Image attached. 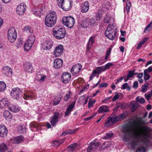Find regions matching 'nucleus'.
Instances as JSON below:
<instances>
[{"label": "nucleus", "instance_id": "nucleus-12", "mask_svg": "<svg viewBox=\"0 0 152 152\" xmlns=\"http://www.w3.org/2000/svg\"><path fill=\"white\" fill-rule=\"evenodd\" d=\"M26 6L23 3H21L19 4L16 8L17 13L19 15H23L25 12Z\"/></svg>", "mask_w": 152, "mask_h": 152}, {"label": "nucleus", "instance_id": "nucleus-41", "mask_svg": "<svg viewBox=\"0 0 152 152\" xmlns=\"http://www.w3.org/2000/svg\"><path fill=\"white\" fill-rule=\"evenodd\" d=\"M127 113L125 112L121 113L117 116L118 119V120H123L125 119L127 117Z\"/></svg>", "mask_w": 152, "mask_h": 152}, {"label": "nucleus", "instance_id": "nucleus-27", "mask_svg": "<svg viewBox=\"0 0 152 152\" xmlns=\"http://www.w3.org/2000/svg\"><path fill=\"white\" fill-rule=\"evenodd\" d=\"M80 26L81 27L84 28H86L88 27V18H84L83 19L80 24Z\"/></svg>", "mask_w": 152, "mask_h": 152}, {"label": "nucleus", "instance_id": "nucleus-16", "mask_svg": "<svg viewBox=\"0 0 152 152\" xmlns=\"http://www.w3.org/2000/svg\"><path fill=\"white\" fill-rule=\"evenodd\" d=\"M2 72L6 76L10 77L12 75V72L11 69L10 67L8 66H5L3 68Z\"/></svg>", "mask_w": 152, "mask_h": 152}, {"label": "nucleus", "instance_id": "nucleus-24", "mask_svg": "<svg viewBox=\"0 0 152 152\" xmlns=\"http://www.w3.org/2000/svg\"><path fill=\"white\" fill-rule=\"evenodd\" d=\"M3 115L6 119L8 121H10L12 117V115L8 110H5L4 111L3 113Z\"/></svg>", "mask_w": 152, "mask_h": 152}, {"label": "nucleus", "instance_id": "nucleus-23", "mask_svg": "<svg viewBox=\"0 0 152 152\" xmlns=\"http://www.w3.org/2000/svg\"><path fill=\"white\" fill-rule=\"evenodd\" d=\"M94 38L95 37L94 36H91L89 38L86 48V50L87 51H90L92 45L94 42Z\"/></svg>", "mask_w": 152, "mask_h": 152}, {"label": "nucleus", "instance_id": "nucleus-47", "mask_svg": "<svg viewBox=\"0 0 152 152\" xmlns=\"http://www.w3.org/2000/svg\"><path fill=\"white\" fill-rule=\"evenodd\" d=\"M43 7L41 6V5H39V8L38 9V12L36 16H37L40 17L42 14L43 11Z\"/></svg>", "mask_w": 152, "mask_h": 152}, {"label": "nucleus", "instance_id": "nucleus-21", "mask_svg": "<svg viewBox=\"0 0 152 152\" xmlns=\"http://www.w3.org/2000/svg\"><path fill=\"white\" fill-rule=\"evenodd\" d=\"M7 130L6 127L4 126L0 125V136L4 137L7 134Z\"/></svg>", "mask_w": 152, "mask_h": 152}, {"label": "nucleus", "instance_id": "nucleus-59", "mask_svg": "<svg viewBox=\"0 0 152 152\" xmlns=\"http://www.w3.org/2000/svg\"><path fill=\"white\" fill-rule=\"evenodd\" d=\"M86 98L85 95L81 96L79 99V102H80L81 103H82Z\"/></svg>", "mask_w": 152, "mask_h": 152}, {"label": "nucleus", "instance_id": "nucleus-60", "mask_svg": "<svg viewBox=\"0 0 152 152\" xmlns=\"http://www.w3.org/2000/svg\"><path fill=\"white\" fill-rule=\"evenodd\" d=\"M102 15L101 13H98L96 15V19L97 21L99 20L102 17Z\"/></svg>", "mask_w": 152, "mask_h": 152}, {"label": "nucleus", "instance_id": "nucleus-52", "mask_svg": "<svg viewBox=\"0 0 152 152\" xmlns=\"http://www.w3.org/2000/svg\"><path fill=\"white\" fill-rule=\"evenodd\" d=\"M113 135V134L112 133H107L104 138L107 140L110 139L112 137Z\"/></svg>", "mask_w": 152, "mask_h": 152}, {"label": "nucleus", "instance_id": "nucleus-31", "mask_svg": "<svg viewBox=\"0 0 152 152\" xmlns=\"http://www.w3.org/2000/svg\"><path fill=\"white\" fill-rule=\"evenodd\" d=\"M32 45L31 43H30L27 41H26L24 45L25 50L27 51H29Z\"/></svg>", "mask_w": 152, "mask_h": 152}, {"label": "nucleus", "instance_id": "nucleus-32", "mask_svg": "<svg viewBox=\"0 0 152 152\" xmlns=\"http://www.w3.org/2000/svg\"><path fill=\"white\" fill-rule=\"evenodd\" d=\"M114 20L113 17L112 16H108L107 15L104 18V22L105 23H109L113 22Z\"/></svg>", "mask_w": 152, "mask_h": 152}, {"label": "nucleus", "instance_id": "nucleus-28", "mask_svg": "<svg viewBox=\"0 0 152 152\" xmlns=\"http://www.w3.org/2000/svg\"><path fill=\"white\" fill-rule=\"evenodd\" d=\"M77 148V144L76 142L69 145L67 148L68 150L71 151H76Z\"/></svg>", "mask_w": 152, "mask_h": 152}, {"label": "nucleus", "instance_id": "nucleus-35", "mask_svg": "<svg viewBox=\"0 0 152 152\" xmlns=\"http://www.w3.org/2000/svg\"><path fill=\"white\" fill-rule=\"evenodd\" d=\"M37 79L39 81H43L46 78V76L43 74L37 75L36 77Z\"/></svg>", "mask_w": 152, "mask_h": 152}, {"label": "nucleus", "instance_id": "nucleus-22", "mask_svg": "<svg viewBox=\"0 0 152 152\" xmlns=\"http://www.w3.org/2000/svg\"><path fill=\"white\" fill-rule=\"evenodd\" d=\"M29 126L31 130L33 131H37L39 129V126L38 124L34 122L31 123Z\"/></svg>", "mask_w": 152, "mask_h": 152}, {"label": "nucleus", "instance_id": "nucleus-1", "mask_svg": "<svg viewBox=\"0 0 152 152\" xmlns=\"http://www.w3.org/2000/svg\"><path fill=\"white\" fill-rule=\"evenodd\" d=\"M143 132L140 135L142 139L138 137V134L134 133L133 134L132 140L130 141L129 136L132 133V127L129 123L124 125L122 127V132L124 133L123 138L124 142H128V144L132 149L137 148L136 152H145L148 149V139L150 137V132L152 130L151 128L146 126H143Z\"/></svg>", "mask_w": 152, "mask_h": 152}, {"label": "nucleus", "instance_id": "nucleus-30", "mask_svg": "<svg viewBox=\"0 0 152 152\" xmlns=\"http://www.w3.org/2000/svg\"><path fill=\"white\" fill-rule=\"evenodd\" d=\"M23 139L22 136H19L15 137L14 139L13 143L15 144H18L22 142Z\"/></svg>", "mask_w": 152, "mask_h": 152}, {"label": "nucleus", "instance_id": "nucleus-61", "mask_svg": "<svg viewBox=\"0 0 152 152\" xmlns=\"http://www.w3.org/2000/svg\"><path fill=\"white\" fill-rule=\"evenodd\" d=\"M134 75V73H133L132 71H130L127 75V76L129 78L132 77Z\"/></svg>", "mask_w": 152, "mask_h": 152}, {"label": "nucleus", "instance_id": "nucleus-20", "mask_svg": "<svg viewBox=\"0 0 152 152\" xmlns=\"http://www.w3.org/2000/svg\"><path fill=\"white\" fill-rule=\"evenodd\" d=\"M24 70L26 72L32 73L33 70L31 64L30 63L26 62L24 65Z\"/></svg>", "mask_w": 152, "mask_h": 152}, {"label": "nucleus", "instance_id": "nucleus-53", "mask_svg": "<svg viewBox=\"0 0 152 152\" xmlns=\"http://www.w3.org/2000/svg\"><path fill=\"white\" fill-rule=\"evenodd\" d=\"M61 97H58L57 99L55 98L54 100V105H57L58 104L60 101L61 100Z\"/></svg>", "mask_w": 152, "mask_h": 152}, {"label": "nucleus", "instance_id": "nucleus-49", "mask_svg": "<svg viewBox=\"0 0 152 152\" xmlns=\"http://www.w3.org/2000/svg\"><path fill=\"white\" fill-rule=\"evenodd\" d=\"M35 37L34 35H32L29 37L27 41L33 45L35 40Z\"/></svg>", "mask_w": 152, "mask_h": 152}, {"label": "nucleus", "instance_id": "nucleus-34", "mask_svg": "<svg viewBox=\"0 0 152 152\" xmlns=\"http://www.w3.org/2000/svg\"><path fill=\"white\" fill-rule=\"evenodd\" d=\"M33 93L31 92H26L24 94L23 98L25 99H28L33 97Z\"/></svg>", "mask_w": 152, "mask_h": 152}, {"label": "nucleus", "instance_id": "nucleus-5", "mask_svg": "<svg viewBox=\"0 0 152 152\" xmlns=\"http://www.w3.org/2000/svg\"><path fill=\"white\" fill-rule=\"evenodd\" d=\"M63 24L68 28H71L73 26L75 20L74 18L71 16H64L62 19Z\"/></svg>", "mask_w": 152, "mask_h": 152}, {"label": "nucleus", "instance_id": "nucleus-62", "mask_svg": "<svg viewBox=\"0 0 152 152\" xmlns=\"http://www.w3.org/2000/svg\"><path fill=\"white\" fill-rule=\"evenodd\" d=\"M119 95L118 94H115L114 96L113 97L112 101L113 102H114L119 99Z\"/></svg>", "mask_w": 152, "mask_h": 152}, {"label": "nucleus", "instance_id": "nucleus-42", "mask_svg": "<svg viewBox=\"0 0 152 152\" xmlns=\"http://www.w3.org/2000/svg\"><path fill=\"white\" fill-rule=\"evenodd\" d=\"M148 83L146 81L145 83L142 86V87L141 92L145 93L147 91V89L148 87Z\"/></svg>", "mask_w": 152, "mask_h": 152}, {"label": "nucleus", "instance_id": "nucleus-45", "mask_svg": "<svg viewBox=\"0 0 152 152\" xmlns=\"http://www.w3.org/2000/svg\"><path fill=\"white\" fill-rule=\"evenodd\" d=\"M152 22H150L149 24L146 26L144 31V33H146L147 31H149L152 29Z\"/></svg>", "mask_w": 152, "mask_h": 152}, {"label": "nucleus", "instance_id": "nucleus-4", "mask_svg": "<svg viewBox=\"0 0 152 152\" xmlns=\"http://www.w3.org/2000/svg\"><path fill=\"white\" fill-rule=\"evenodd\" d=\"M53 33L55 37L58 39L63 38L66 34V31L60 26H56L53 28Z\"/></svg>", "mask_w": 152, "mask_h": 152}, {"label": "nucleus", "instance_id": "nucleus-18", "mask_svg": "<svg viewBox=\"0 0 152 152\" xmlns=\"http://www.w3.org/2000/svg\"><path fill=\"white\" fill-rule=\"evenodd\" d=\"M9 102L8 99L7 98L2 99L0 101V107L1 108H5L9 106Z\"/></svg>", "mask_w": 152, "mask_h": 152}, {"label": "nucleus", "instance_id": "nucleus-57", "mask_svg": "<svg viewBox=\"0 0 152 152\" xmlns=\"http://www.w3.org/2000/svg\"><path fill=\"white\" fill-rule=\"evenodd\" d=\"M77 130V129H69L68 130V134H73Z\"/></svg>", "mask_w": 152, "mask_h": 152}, {"label": "nucleus", "instance_id": "nucleus-51", "mask_svg": "<svg viewBox=\"0 0 152 152\" xmlns=\"http://www.w3.org/2000/svg\"><path fill=\"white\" fill-rule=\"evenodd\" d=\"M144 79L146 81L147 80H149L151 77L150 75L147 73V72L144 71Z\"/></svg>", "mask_w": 152, "mask_h": 152}, {"label": "nucleus", "instance_id": "nucleus-40", "mask_svg": "<svg viewBox=\"0 0 152 152\" xmlns=\"http://www.w3.org/2000/svg\"><path fill=\"white\" fill-rule=\"evenodd\" d=\"M110 121L111 123L112 124L116 123L117 121H119L118 119L117 116L116 117H110L108 118Z\"/></svg>", "mask_w": 152, "mask_h": 152}, {"label": "nucleus", "instance_id": "nucleus-63", "mask_svg": "<svg viewBox=\"0 0 152 152\" xmlns=\"http://www.w3.org/2000/svg\"><path fill=\"white\" fill-rule=\"evenodd\" d=\"M108 84L106 83H101L99 86V88L106 87L108 86Z\"/></svg>", "mask_w": 152, "mask_h": 152}, {"label": "nucleus", "instance_id": "nucleus-10", "mask_svg": "<svg viewBox=\"0 0 152 152\" xmlns=\"http://www.w3.org/2000/svg\"><path fill=\"white\" fill-rule=\"evenodd\" d=\"M101 145V143L99 142H91L90 145L87 148V152L91 151H95L98 148V147Z\"/></svg>", "mask_w": 152, "mask_h": 152}, {"label": "nucleus", "instance_id": "nucleus-48", "mask_svg": "<svg viewBox=\"0 0 152 152\" xmlns=\"http://www.w3.org/2000/svg\"><path fill=\"white\" fill-rule=\"evenodd\" d=\"M43 7L41 6V5H39V8L38 9V12L36 16H37L40 17L42 14L43 11Z\"/></svg>", "mask_w": 152, "mask_h": 152}, {"label": "nucleus", "instance_id": "nucleus-39", "mask_svg": "<svg viewBox=\"0 0 152 152\" xmlns=\"http://www.w3.org/2000/svg\"><path fill=\"white\" fill-rule=\"evenodd\" d=\"M6 86L3 81H0V92L4 91L6 89Z\"/></svg>", "mask_w": 152, "mask_h": 152}, {"label": "nucleus", "instance_id": "nucleus-64", "mask_svg": "<svg viewBox=\"0 0 152 152\" xmlns=\"http://www.w3.org/2000/svg\"><path fill=\"white\" fill-rule=\"evenodd\" d=\"M144 44L142 41H140L138 44L137 47V49H139Z\"/></svg>", "mask_w": 152, "mask_h": 152}, {"label": "nucleus", "instance_id": "nucleus-46", "mask_svg": "<svg viewBox=\"0 0 152 152\" xmlns=\"http://www.w3.org/2000/svg\"><path fill=\"white\" fill-rule=\"evenodd\" d=\"M126 4L127 13H128L129 12V10L132 6L131 3L130 1L127 0L126 1Z\"/></svg>", "mask_w": 152, "mask_h": 152}, {"label": "nucleus", "instance_id": "nucleus-14", "mask_svg": "<svg viewBox=\"0 0 152 152\" xmlns=\"http://www.w3.org/2000/svg\"><path fill=\"white\" fill-rule=\"evenodd\" d=\"M71 77L70 74L69 73L66 72L62 75L61 79L64 83L67 84L69 81Z\"/></svg>", "mask_w": 152, "mask_h": 152}, {"label": "nucleus", "instance_id": "nucleus-3", "mask_svg": "<svg viewBox=\"0 0 152 152\" xmlns=\"http://www.w3.org/2000/svg\"><path fill=\"white\" fill-rule=\"evenodd\" d=\"M117 30L116 26L113 24H109L105 32V35L109 39L113 40L116 36Z\"/></svg>", "mask_w": 152, "mask_h": 152}, {"label": "nucleus", "instance_id": "nucleus-19", "mask_svg": "<svg viewBox=\"0 0 152 152\" xmlns=\"http://www.w3.org/2000/svg\"><path fill=\"white\" fill-rule=\"evenodd\" d=\"M75 102H72L68 107L65 113V116H67L69 115L71 111L73 110V109L75 105Z\"/></svg>", "mask_w": 152, "mask_h": 152}, {"label": "nucleus", "instance_id": "nucleus-11", "mask_svg": "<svg viewBox=\"0 0 152 152\" xmlns=\"http://www.w3.org/2000/svg\"><path fill=\"white\" fill-rule=\"evenodd\" d=\"M53 42L51 40H49L44 42L42 45V48L44 50H48L53 45Z\"/></svg>", "mask_w": 152, "mask_h": 152}, {"label": "nucleus", "instance_id": "nucleus-7", "mask_svg": "<svg viewBox=\"0 0 152 152\" xmlns=\"http://www.w3.org/2000/svg\"><path fill=\"white\" fill-rule=\"evenodd\" d=\"M63 114L62 113L55 112L54 113L53 116L50 118V123L53 126H55L58 122V118H61Z\"/></svg>", "mask_w": 152, "mask_h": 152}, {"label": "nucleus", "instance_id": "nucleus-9", "mask_svg": "<svg viewBox=\"0 0 152 152\" xmlns=\"http://www.w3.org/2000/svg\"><path fill=\"white\" fill-rule=\"evenodd\" d=\"M21 91L18 88H14L12 90L11 94L14 99L18 100L20 97Z\"/></svg>", "mask_w": 152, "mask_h": 152}, {"label": "nucleus", "instance_id": "nucleus-54", "mask_svg": "<svg viewBox=\"0 0 152 152\" xmlns=\"http://www.w3.org/2000/svg\"><path fill=\"white\" fill-rule=\"evenodd\" d=\"M23 42V41L22 38H20L18 39L16 43L17 47H18L19 46H20L21 45H22Z\"/></svg>", "mask_w": 152, "mask_h": 152}, {"label": "nucleus", "instance_id": "nucleus-8", "mask_svg": "<svg viewBox=\"0 0 152 152\" xmlns=\"http://www.w3.org/2000/svg\"><path fill=\"white\" fill-rule=\"evenodd\" d=\"M63 50V47L62 45H58L55 48L53 54L56 57H59L62 54Z\"/></svg>", "mask_w": 152, "mask_h": 152}, {"label": "nucleus", "instance_id": "nucleus-58", "mask_svg": "<svg viewBox=\"0 0 152 152\" xmlns=\"http://www.w3.org/2000/svg\"><path fill=\"white\" fill-rule=\"evenodd\" d=\"M39 8V6L35 7L34 9H33L32 10V12L34 13V15H37V12H38V9Z\"/></svg>", "mask_w": 152, "mask_h": 152}, {"label": "nucleus", "instance_id": "nucleus-44", "mask_svg": "<svg viewBox=\"0 0 152 152\" xmlns=\"http://www.w3.org/2000/svg\"><path fill=\"white\" fill-rule=\"evenodd\" d=\"M24 30L25 31L30 34L33 33V32L32 28L31 27L28 26H26L24 27Z\"/></svg>", "mask_w": 152, "mask_h": 152}, {"label": "nucleus", "instance_id": "nucleus-37", "mask_svg": "<svg viewBox=\"0 0 152 152\" xmlns=\"http://www.w3.org/2000/svg\"><path fill=\"white\" fill-rule=\"evenodd\" d=\"M114 66V64L111 62H108L104 66H103V68L104 71L110 69L112 66Z\"/></svg>", "mask_w": 152, "mask_h": 152}, {"label": "nucleus", "instance_id": "nucleus-33", "mask_svg": "<svg viewBox=\"0 0 152 152\" xmlns=\"http://www.w3.org/2000/svg\"><path fill=\"white\" fill-rule=\"evenodd\" d=\"M93 71L96 74H100L102 71H104L103 66L97 67Z\"/></svg>", "mask_w": 152, "mask_h": 152}, {"label": "nucleus", "instance_id": "nucleus-55", "mask_svg": "<svg viewBox=\"0 0 152 152\" xmlns=\"http://www.w3.org/2000/svg\"><path fill=\"white\" fill-rule=\"evenodd\" d=\"M61 143L57 141H53L52 143L51 146H58Z\"/></svg>", "mask_w": 152, "mask_h": 152}, {"label": "nucleus", "instance_id": "nucleus-56", "mask_svg": "<svg viewBox=\"0 0 152 152\" xmlns=\"http://www.w3.org/2000/svg\"><path fill=\"white\" fill-rule=\"evenodd\" d=\"M57 1L58 6L59 7H62L63 4L65 2L64 0H57Z\"/></svg>", "mask_w": 152, "mask_h": 152}, {"label": "nucleus", "instance_id": "nucleus-50", "mask_svg": "<svg viewBox=\"0 0 152 152\" xmlns=\"http://www.w3.org/2000/svg\"><path fill=\"white\" fill-rule=\"evenodd\" d=\"M138 122L137 123L136 125V128L137 129H139L140 128V123L142 122L143 121L142 119L140 118L138 119Z\"/></svg>", "mask_w": 152, "mask_h": 152}, {"label": "nucleus", "instance_id": "nucleus-17", "mask_svg": "<svg viewBox=\"0 0 152 152\" xmlns=\"http://www.w3.org/2000/svg\"><path fill=\"white\" fill-rule=\"evenodd\" d=\"M63 61L62 59L56 58L54 62L53 66L56 69H58L61 67L63 65Z\"/></svg>", "mask_w": 152, "mask_h": 152}, {"label": "nucleus", "instance_id": "nucleus-25", "mask_svg": "<svg viewBox=\"0 0 152 152\" xmlns=\"http://www.w3.org/2000/svg\"><path fill=\"white\" fill-rule=\"evenodd\" d=\"M8 107L10 111L15 113L18 112L20 109V108L18 106L13 104L9 105Z\"/></svg>", "mask_w": 152, "mask_h": 152}, {"label": "nucleus", "instance_id": "nucleus-13", "mask_svg": "<svg viewBox=\"0 0 152 152\" xmlns=\"http://www.w3.org/2000/svg\"><path fill=\"white\" fill-rule=\"evenodd\" d=\"M82 69V66L80 64H78L74 66L71 70V72L73 75H75L78 73Z\"/></svg>", "mask_w": 152, "mask_h": 152}, {"label": "nucleus", "instance_id": "nucleus-43", "mask_svg": "<svg viewBox=\"0 0 152 152\" xmlns=\"http://www.w3.org/2000/svg\"><path fill=\"white\" fill-rule=\"evenodd\" d=\"M7 150V147L5 144L2 143L0 145V152L6 151Z\"/></svg>", "mask_w": 152, "mask_h": 152}, {"label": "nucleus", "instance_id": "nucleus-29", "mask_svg": "<svg viewBox=\"0 0 152 152\" xmlns=\"http://www.w3.org/2000/svg\"><path fill=\"white\" fill-rule=\"evenodd\" d=\"M89 4L88 1L86 2L82 7L81 12L85 13L87 12L89 10Z\"/></svg>", "mask_w": 152, "mask_h": 152}, {"label": "nucleus", "instance_id": "nucleus-26", "mask_svg": "<svg viewBox=\"0 0 152 152\" xmlns=\"http://www.w3.org/2000/svg\"><path fill=\"white\" fill-rule=\"evenodd\" d=\"M99 113H106L109 111L108 107L106 105H102L100 106L98 110Z\"/></svg>", "mask_w": 152, "mask_h": 152}, {"label": "nucleus", "instance_id": "nucleus-6", "mask_svg": "<svg viewBox=\"0 0 152 152\" xmlns=\"http://www.w3.org/2000/svg\"><path fill=\"white\" fill-rule=\"evenodd\" d=\"M8 40L11 42H14L17 38L16 31L14 27H11L8 31Z\"/></svg>", "mask_w": 152, "mask_h": 152}, {"label": "nucleus", "instance_id": "nucleus-36", "mask_svg": "<svg viewBox=\"0 0 152 152\" xmlns=\"http://www.w3.org/2000/svg\"><path fill=\"white\" fill-rule=\"evenodd\" d=\"M88 27L94 26L96 22L94 18H92L91 19L88 18Z\"/></svg>", "mask_w": 152, "mask_h": 152}, {"label": "nucleus", "instance_id": "nucleus-15", "mask_svg": "<svg viewBox=\"0 0 152 152\" xmlns=\"http://www.w3.org/2000/svg\"><path fill=\"white\" fill-rule=\"evenodd\" d=\"M72 3L71 1H65L64 4H63L62 6L61 7H60L64 11H68L71 9L72 7L71 5Z\"/></svg>", "mask_w": 152, "mask_h": 152}, {"label": "nucleus", "instance_id": "nucleus-2", "mask_svg": "<svg viewBox=\"0 0 152 152\" xmlns=\"http://www.w3.org/2000/svg\"><path fill=\"white\" fill-rule=\"evenodd\" d=\"M57 19V16L55 12L53 11L48 13L45 19V25L49 27H52L56 23Z\"/></svg>", "mask_w": 152, "mask_h": 152}, {"label": "nucleus", "instance_id": "nucleus-38", "mask_svg": "<svg viewBox=\"0 0 152 152\" xmlns=\"http://www.w3.org/2000/svg\"><path fill=\"white\" fill-rule=\"evenodd\" d=\"M18 131L21 133H25L26 132V128L25 126H19L18 127Z\"/></svg>", "mask_w": 152, "mask_h": 152}]
</instances>
